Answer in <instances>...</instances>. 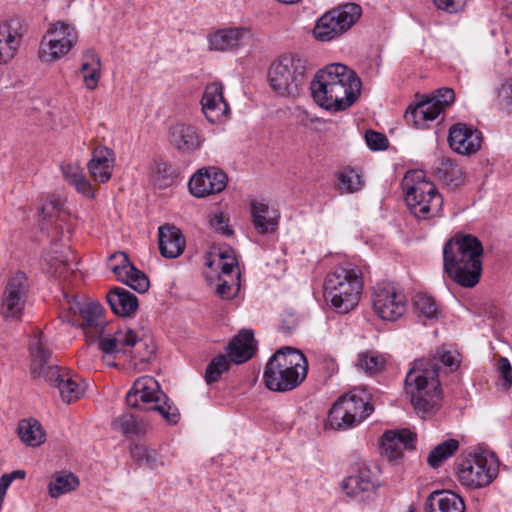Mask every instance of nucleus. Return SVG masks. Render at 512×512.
I'll return each mask as SVG.
<instances>
[{"instance_id": "nucleus-1", "label": "nucleus", "mask_w": 512, "mask_h": 512, "mask_svg": "<svg viewBox=\"0 0 512 512\" xmlns=\"http://www.w3.org/2000/svg\"><path fill=\"white\" fill-rule=\"evenodd\" d=\"M439 361L451 371L459 367L458 354L449 350H439L431 359H418L412 364L405 378L406 392L416 413L421 417L435 413L442 401L438 365Z\"/></svg>"}, {"instance_id": "nucleus-2", "label": "nucleus", "mask_w": 512, "mask_h": 512, "mask_svg": "<svg viewBox=\"0 0 512 512\" xmlns=\"http://www.w3.org/2000/svg\"><path fill=\"white\" fill-rule=\"evenodd\" d=\"M314 101L330 112L351 107L361 92V81L346 65L334 63L319 70L310 83Z\"/></svg>"}, {"instance_id": "nucleus-3", "label": "nucleus", "mask_w": 512, "mask_h": 512, "mask_svg": "<svg viewBox=\"0 0 512 512\" xmlns=\"http://www.w3.org/2000/svg\"><path fill=\"white\" fill-rule=\"evenodd\" d=\"M483 247L472 235L455 236L443 247V271L464 288L476 286L482 273Z\"/></svg>"}, {"instance_id": "nucleus-4", "label": "nucleus", "mask_w": 512, "mask_h": 512, "mask_svg": "<svg viewBox=\"0 0 512 512\" xmlns=\"http://www.w3.org/2000/svg\"><path fill=\"white\" fill-rule=\"evenodd\" d=\"M308 362L299 350L284 347L277 350L267 362L263 379L271 391L286 392L295 389L306 378Z\"/></svg>"}, {"instance_id": "nucleus-5", "label": "nucleus", "mask_w": 512, "mask_h": 512, "mask_svg": "<svg viewBox=\"0 0 512 512\" xmlns=\"http://www.w3.org/2000/svg\"><path fill=\"white\" fill-rule=\"evenodd\" d=\"M324 298L338 314H347L360 301L363 290L361 270L348 264L339 266L329 273L324 281Z\"/></svg>"}, {"instance_id": "nucleus-6", "label": "nucleus", "mask_w": 512, "mask_h": 512, "mask_svg": "<svg viewBox=\"0 0 512 512\" xmlns=\"http://www.w3.org/2000/svg\"><path fill=\"white\" fill-rule=\"evenodd\" d=\"M131 408L157 411L167 423L175 425L180 419L178 408L170 403L159 383L151 376L138 378L126 395Z\"/></svg>"}, {"instance_id": "nucleus-7", "label": "nucleus", "mask_w": 512, "mask_h": 512, "mask_svg": "<svg viewBox=\"0 0 512 512\" xmlns=\"http://www.w3.org/2000/svg\"><path fill=\"white\" fill-rule=\"evenodd\" d=\"M268 81L278 95L297 96L306 81V61L297 54L281 56L271 64Z\"/></svg>"}, {"instance_id": "nucleus-8", "label": "nucleus", "mask_w": 512, "mask_h": 512, "mask_svg": "<svg viewBox=\"0 0 512 512\" xmlns=\"http://www.w3.org/2000/svg\"><path fill=\"white\" fill-rule=\"evenodd\" d=\"M371 395L365 388H354L339 398L329 411L328 422L334 429H348L366 419L373 411Z\"/></svg>"}, {"instance_id": "nucleus-9", "label": "nucleus", "mask_w": 512, "mask_h": 512, "mask_svg": "<svg viewBox=\"0 0 512 512\" xmlns=\"http://www.w3.org/2000/svg\"><path fill=\"white\" fill-rule=\"evenodd\" d=\"M455 465L459 482L471 489L490 485L498 475V460L492 453L481 452L461 456Z\"/></svg>"}, {"instance_id": "nucleus-10", "label": "nucleus", "mask_w": 512, "mask_h": 512, "mask_svg": "<svg viewBox=\"0 0 512 512\" xmlns=\"http://www.w3.org/2000/svg\"><path fill=\"white\" fill-rule=\"evenodd\" d=\"M405 201L418 219L426 220L441 215L443 198L431 182L421 180L411 186L406 182Z\"/></svg>"}, {"instance_id": "nucleus-11", "label": "nucleus", "mask_w": 512, "mask_h": 512, "mask_svg": "<svg viewBox=\"0 0 512 512\" xmlns=\"http://www.w3.org/2000/svg\"><path fill=\"white\" fill-rule=\"evenodd\" d=\"M358 4L347 3L325 13L316 23L314 36L320 41H330L346 32L360 18Z\"/></svg>"}, {"instance_id": "nucleus-12", "label": "nucleus", "mask_w": 512, "mask_h": 512, "mask_svg": "<svg viewBox=\"0 0 512 512\" xmlns=\"http://www.w3.org/2000/svg\"><path fill=\"white\" fill-rule=\"evenodd\" d=\"M78 41L76 29L67 22L58 21L52 24L39 47V58L44 62H52L66 55Z\"/></svg>"}, {"instance_id": "nucleus-13", "label": "nucleus", "mask_w": 512, "mask_h": 512, "mask_svg": "<svg viewBox=\"0 0 512 512\" xmlns=\"http://www.w3.org/2000/svg\"><path fill=\"white\" fill-rule=\"evenodd\" d=\"M455 100L454 90L448 87L437 89L431 96L425 97L414 107H409L405 119L415 127H421L426 122L435 120Z\"/></svg>"}, {"instance_id": "nucleus-14", "label": "nucleus", "mask_w": 512, "mask_h": 512, "mask_svg": "<svg viewBox=\"0 0 512 512\" xmlns=\"http://www.w3.org/2000/svg\"><path fill=\"white\" fill-rule=\"evenodd\" d=\"M372 304L375 313L385 321H396L407 309V299L391 283H379L374 287Z\"/></svg>"}, {"instance_id": "nucleus-15", "label": "nucleus", "mask_w": 512, "mask_h": 512, "mask_svg": "<svg viewBox=\"0 0 512 512\" xmlns=\"http://www.w3.org/2000/svg\"><path fill=\"white\" fill-rule=\"evenodd\" d=\"M28 28L27 20L18 15L0 21V64H7L15 57Z\"/></svg>"}, {"instance_id": "nucleus-16", "label": "nucleus", "mask_w": 512, "mask_h": 512, "mask_svg": "<svg viewBox=\"0 0 512 512\" xmlns=\"http://www.w3.org/2000/svg\"><path fill=\"white\" fill-rule=\"evenodd\" d=\"M28 284L26 275L17 272L9 278L1 299V315L6 320H20L26 302Z\"/></svg>"}, {"instance_id": "nucleus-17", "label": "nucleus", "mask_w": 512, "mask_h": 512, "mask_svg": "<svg viewBox=\"0 0 512 512\" xmlns=\"http://www.w3.org/2000/svg\"><path fill=\"white\" fill-rule=\"evenodd\" d=\"M69 310L74 314L79 313L82 322L78 326L83 330L88 341L95 342L103 335L107 321L103 315L104 309L98 302L81 304L73 301Z\"/></svg>"}, {"instance_id": "nucleus-18", "label": "nucleus", "mask_w": 512, "mask_h": 512, "mask_svg": "<svg viewBox=\"0 0 512 512\" xmlns=\"http://www.w3.org/2000/svg\"><path fill=\"white\" fill-rule=\"evenodd\" d=\"M227 184L226 174L215 168H203L189 180V190L195 197H206L224 190Z\"/></svg>"}, {"instance_id": "nucleus-19", "label": "nucleus", "mask_w": 512, "mask_h": 512, "mask_svg": "<svg viewBox=\"0 0 512 512\" xmlns=\"http://www.w3.org/2000/svg\"><path fill=\"white\" fill-rule=\"evenodd\" d=\"M169 142L181 154L191 155L200 150L204 138L191 124L177 123L169 129Z\"/></svg>"}, {"instance_id": "nucleus-20", "label": "nucleus", "mask_w": 512, "mask_h": 512, "mask_svg": "<svg viewBox=\"0 0 512 512\" xmlns=\"http://www.w3.org/2000/svg\"><path fill=\"white\" fill-rule=\"evenodd\" d=\"M250 39V32L245 28H224L207 35L211 51L231 52L244 46Z\"/></svg>"}, {"instance_id": "nucleus-21", "label": "nucleus", "mask_w": 512, "mask_h": 512, "mask_svg": "<svg viewBox=\"0 0 512 512\" xmlns=\"http://www.w3.org/2000/svg\"><path fill=\"white\" fill-rule=\"evenodd\" d=\"M448 141L455 152L471 155L480 149L482 135L481 132L466 124L457 123L450 128Z\"/></svg>"}, {"instance_id": "nucleus-22", "label": "nucleus", "mask_w": 512, "mask_h": 512, "mask_svg": "<svg viewBox=\"0 0 512 512\" xmlns=\"http://www.w3.org/2000/svg\"><path fill=\"white\" fill-rule=\"evenodd\" d=\"M202 111L211 123L221 122L229 113V105L223 97L220 83L208 84L201 99Z\"/></svg>"}, {"instance_id": "nucleus-23", "label": "nucleus", "mask_w": 512, "mask_h": 512, "mask_svg": "<svg viewBox=\"0 0 512 512\" xmlns=\"http://www.w3.org/2000/svg\"><path fill=\"white\" fill-rule=\"evenodd\" d=\"M415 440L416 434L409 429L386 431L382 436V454L389 461L399 459L404 450L414 448Z\"/></svg>"}, {"instance_id": "nucleus-24", "label": "nucleus", "mask_w": 512, "mask_h": 512, "mask_svg": "<svg viewBox=\"0 0 512 512\" xmlns=\"http://www.w3.org/2000/svg\"><path fill=\"white\" fill-rule=\"evenodd\" d=\"M114 165V152L105 146H99L93 150L87 168L92 179L102 184L111 179Z\"/></svg>"}, {"instance_id": "nucleus-25", "label": "nucleus", "mask_w": 512, "mask_h": 512, "mask_svg": "<svg viewBox=\"0 0 512 512\" xmlns=\"http://www.w3.org/2000/svg\"><path fill=\"white\" fill-rule=\"evenodd\" d=\"M29 352L31 357L30 373L33 379H40L43 373V367L47 365L52 356L48 341L43 332L34 329L29 343Z\"/></svg>"}, {"instance_id": "nucleus-26", "label": "nucleus", "mask_w": 512, "mask_h": 512, "mask_svg": "<svg viewBox=\"0 0 512 512\" xmlns=\"http://www.w3.org/2000/svg\"><path fill=\"white\" fill-rule=\"evenodd\" d=\"M377 486V477L367 467L358 469L355 474L346 477L342 482V488L348 496L360 499H363L362 494L374 492Z\"/></svg>"}, {"instance_id": "nucleus-27", "label": "nucleus", "mask_w": 512, "mask_h": 512, "mask_svg": "<svg viewBox=\"0 0 512 512\" xmlns=\"http://www.w3.org/2000/svg\"><path fill=\"white\" fill-rule=\"evenodd\" d=\"M252 224L261 234L274 233L278 228L279 212L263 201L253 200L250 203Z\"/></svg>"}, {"instance_id": "nucleus-28", "label": "nucleus", "mask_w": 512, "mask_h": 512, "mask_svg": "<svg viewBox=\"0 0 512 512\" xmlns=\"http://www.w3.org/2000/svg\"><path fill=\"white\" fill-rule=\"evenodd\" d=\"M256 342L252 330H241L228 345V358L241 364L251 359L256 352Z\"/></svg>"}, {"instance_id": "nucleus-29", "label": "nucleus", "mask_w": 512, "mask_h": 512, "mask_svg": "<svg viewBox=\"0 0 512 512\" xmlns=\"http://www.w3.org/2000/svg\"><path fill=\"white\" fill-rule=\"evenodd\" d=\"M426 512H465V503L458 494L448 491H434L426 499Z\"/></svg>"}, {"instance_id": "nucleus-30", "label": "nucleus", "mask_w": 512, "mask_h": 512, "mask_svg": "<svg viewBox=\"0 0 512 512\" xmlns=\"http://www.w3.org/2000/svg\"><path fill=\"white\" fill-rule=\"evenodd\" d=\"M158 234L159 250L163 257L172 259L182 254L185 248V239L177 227L160 226Z\"/></svg>"}, {"instance_id": "nucleus-31", "label": "nucleus", "mask_w": 512, "mask_h": 512, "mask_svg": "<svg viewBox=\"0 0 512 512\" xmlns=\"http://www.w3.org/2000/svg\"><path fill=\"white\" fill-rule=\"evenodd\" d=\"M107 302L111 310L119 316H131L138 309V299L130 291L115 287L107 293Z\"/></svg>"}, {"instance_id": "nucleus-32", "label": "nucleus", "mask_w": 512, "mask_h": 512, "mask_svg": "<svg viewBox=\"0 0 512 512\" xmlns=\"http://www.w3.org/2000/svg\"><path fill=\"white\" fill-rule=\"evenodd\" d=\"M64 179L81 195L93 198L94 191L90 181L86 178L82 168L76 163H67L61 166Z\"/></svg>"}, {"instance_id": "nucleus-33", "label": "nucleus", "mask_w": 512, "mask_h": 512, "mask_svg": "<svg viewBox=\"0 0 512 512\" xmlns=\"http://www.w3.org/2000/svg\"><path fill=\"white\" fill-rule=\"evenodd\" d=\"M81 73L85 87L88 90H95L101 78V61L93 51H86L82 57Z\"/></svg>"}, {"instance_id": "nucleus-34", "label": "nucleus", "mask_w": 512, "mask_h": 512, "mask_svg": "<svg viewBox=\"0 0 512 512\" xmlns=\"http://www.w3.org/2000/svg\"><path fill=\"white\" fill-rule=\"evenodd\" d=\"M112 428L125 436L140 435L146 432V422L137 414L130 411L124 412L116 417L112 423Z\"/></svg>"}, {"instance_id": "nucleus-35", "label": "nucleus", "mask_w": 512, "mask_h": 512, "mask_svg": "<svg viewBox=\"0 0 512 512\" xmlns=\"http://www.w3.org/2000/svg\"><path fill=\"white\" fill-rule=\"evenodd\" d=\"M138 341L136 333L128 329L125 332L119 331L113 337L103 338L99 342V349L107 355L117 354L124 347H133Z\"/></svg>"}, {"instance_id": "nucleus-36", "label": "nucleus", "mask_w": 512, "mask_h": 512, "mask_svg": "<svg viewBox=\"0 0 512 512\" xmlns=\"http://www.w3.org/2000/svg\"><path fill=\"white\" fill-rule=\"evenodd\" d=\"M18 435L28 446L36 447L45 441V432L41 424L35 419L20 421Z\"/></svg>"}, {"instance_id": "nucleus-37", "label": "nucleus", "mask_w": 512, "mask_h": 512, "mask_svg": "<svg viewBox=\"0 0 512 512\" xmlns=\"http://www.w3.org/2000/svg\"><path fill=\"white\" fill-rule=\"evenodd\" d=\"M435 177L450 187H457L463 182V172L459 165L450 159H442L434 171Z\"/></svg>"}, {"instance_id": "nucleus-38", "label": "nucleus", "mask_w": 512, "mask_h": 512, "mask_svg": "<svg viewBox=\"0 0 512 512\" xmlns=\"http://www.w3.org/2000/svg\"><path fill=\"white\" fill-rule=\"evenodd\" d=\"M78 485V478L74 474L62 471L53 475L48 490L52 498H57L75 490Z\"/></svg>"}, {"instance_id": "nucleus-39", "label": "nucleus", "mask_w": 512, "mask_h": 512, "mask_svg": "<svg viewBox=\"0 0 512 512\" xmlns=\"http://www.w3.org/2000/svg\"><path fill=\"white\" fill-rule=\"evenodd\" d=\"M364 185L362 175L354 168L346 167L338 173L337 188L341 192L354 193Z\"/></svg>"}, {"instance_id": "nucleus-40", "label": "nucleus", "mask_w": 512, "mask_h": 512, "mask_svg": "<svg viewBox=\"0 0 512 512\" xmlns=\"http://www.w3.org/2000/svg\"><path fill=\"white\" fill-rule=\"evenodd\" d=\"M458 448L459 442L457 440L448 439L434 447L427 458V462L431 467L437 468L451 457Z\"/></svg>"}, {"instance_id": "nucleus-41", "label": "nucleus", "mask_w": 512, "mask_h": 512, "mask_svg": "<svg viewBox=\"0 0 512 512\" xmlns=\"http://www.w3.org/2000/svg\"><path fill=\"white\" fill-rule=\"evenodd\" d=\"M69 249L65 248L64 251H58V245L52 252H48L44 256V261L48 265V271L52 274L61 276L66 272L69 267L70 259L68 256Z\"/></svg>"}, {"instance_id": "nucleus-42", "label": "nucleus", "mask_w": 512, "mask_h": 512, "mask_svg": "<svg viewBox=\"0 0 512 512\" xmlns=\"http://www.w3.org/2000/svg\"><path fill=\"white\" fill-rule=\"evenodd\" d=\"M357 366L369 375L380 373L385 368V359L383 356L365 351L358 354Z\"/></svg>"}, {"instance_id": "nucleus-43", "label": "nucleus", "mask_w": 512, "mask_h": 512, "mask_svg": "<svg viewBox=\"0 0 512 512\" xmlns=\"http://www.w3.org/2000/svg\"><path fill=\"white\" fill-rule=\"evenodd\" d=\"M60 396L67 403L80 399L85 392V385L70 376H66L57 386Z\"/></svg>"}, {"instance_id": "nucleus-44", "label": "nucleus", "mask_w": 512, "mask_h": 512, "mask_svg": "<svg viewBox=\"0 0 512 512\" xmlns=\"http://www.w3.org/2000/svg\"><path fill=\"white\" fill-rule=\"evenodd\" d=\"M415 310L427 319H437L438 306L435 300L426 294H417L414 299Z\"/></svg>"}, {"instance_id": "nucleus-45", "label": "nucleus", "mask_w": 512, "mask_h": 512, "mask_svg": "<svg viewBox=\"0 0 512 512\" xmlns=\"http://www.w3.org/2000/svg\"><path fill=\"white\" fill-rule=\"evenodd\" d=\"M229 358L226 355H218L207 366L205 371V380L207 384L216 382L221 374L229 369Z\"/></svg>"}, {"instance_id": "nucleus-46", "label": "nucleus", "mask_w": 512, "mask_h": 512, "mask_svg": "<svg viewBox=\"0 0 512 512\" xmlns=\"http://www.w3.org/2000/svg\"><path fill=\"white\" fill-rule=\"evenodd\" d=\"M121 282L125 283L139 293L146 292L150 286L148 277L135 266L128 267L127 277L122 279Z\"/></svg>"}, {"instance_id": "nucleus-47", "label": "nucleus", "mask_w": 512, "mask_h": 512, "mask_svg": "<svg viewBox=\"0 0 512 512\" xmlns=\"http://www.w3.org/2000/svg\"><path fill=\"white\" fill-rule=\"evenodd\" d=\"M108 266L116 275L117 279L121 281L127 277L128 267H133L134 265L129 261L126 253L117 252L109 257Z\"/></svg>"}, {"instance_id": "nucleus-48", "label": "nucleus", "mask_w": 512, "mask_h": 512, "mask_svg": "<svg viewBox=\"0 0 512 512\" xmlns=\"http://www.w3.org/2000/svg\"><path fill=\"white\" fill-rule=\"evenodd\" d=\"M219 258L221 260V275L224 277H230L231 280L238 281L240 273L237 272L235 277L232 275L234 268L237 266V260L232 249H224L220 251Z\"/></svg>"}, {"instance_id": "nucleus-49", "label": "nucleus", "mask_w": 512, "mask_h": 512, "mask_svg": "<svg viewBox=\"0 0 512 512\" xmlns=\"http://www.w3.org/2000/svg\"><path fill=\"white\" fill-rule=\"evenodd\" d=\"M218 281L216 293L222 299H231L238 293L240 287L238 281L231 280V282H229L222 276L218 277Z\"/></svg>"}, {"instance_id": "nucleus-50", "label": "nucleus", "mask_w": 512, "mask_h": 512, "mask_svg": "<svg viewBox=\"0 0 512 512\" xmlns=\"http://www.w3.org/2000/svg\"><path fill=\"white\" fill-rule=\"evenodd\" d=\"M497 368L500 374V386L504 389H509L512 386V366L510 361L506 357H500Z\"/></svg>"}, {"instance_id": "nucleus-51", "label": "nucleus", "mask_w": 512, "mask_h": 512, "mask_svg": "<svg viewBox=\"0 0 512 512\" xmlns=\"http://www.w3.org/2000/svg\"><path fill=\"white\" fill-rule=\"evenodd\" d=\"M499 104L512 113V77L506 79L498 90Z\"/></svg>"}, {"instance_id": "nucleus-52", "label": "nucleus", "mask_w": 512, "mask_h": 512, "mask_svg": "<svg viewBox=\"0 0 512 512\" xmlns=\"http://www.w3.org/2000/svg\"><path fill=\"white\" fill-rule=\"evenodd\" d=\"M365 140L367 146L372 150H384L388 146L387 137L384 134L373 130L366 132Z\"/></svg>"}, {"instance_id": "nucleus-53", "label": "nucleus", "mask_w": 512, "mask_h": 512, "mask_svg": "<svg viewBox=\"0 0 512 512\" xmlns=\"http://www.w3.org/2000/svg\"><path fill=\"white\" fill-rule=\"evenodd\" d=\"M211 227L225 236L232 235V230L229 228L228 219L223 213H216L210 218Z\"/></svg>"}, {"instance_id": "nucleus-54", "label": "nucleus", "mask_w": 512, "mask_h": 512, "mask_svg": "<svg viewBox=\"0 0 512 512\" xmlns=\"http://www.w3.org/2000/svg\"><path fill=\"white\" fill-rule=\"evenodd\" d=\"M66 377V375L60 374L58 367L56 365H51L48 363L43 367V373L41 374L40 378L45 379L48 381L51 385L57 387L59 385V382L63 380Z\"/></svg>"}, {"instance_id": "nucleus-55", "label": "nucleus", "mask_w": 512, "mask_h": 512, "mask_svg": "<svg viewBox=\"0 0 512 512\" xmlns=\"http://www.w3.org/2000/svg\"><path fill=\"white\" fill-rule=\"evenodd\" d=\"M435 5L448 13H456L465 5V0H433Z\"/></svg>"}, {"instance_id": "nucleus-56", "label": "nucleus", "mask_w": 512, "mask_h": 512, "mask_svg": "<svg viewBox=\"0 0 512 512\" xmlns=\"http://www.w3.org/2000/svg\"><path fill=\"white\" fill-rule=\"evenodd\" d=\"M297 325L298 321L296 316L294 314L289 313L283 316L281 323L278 326V330L284 335H288L297 328Z\"/></svg>"}, {"instance_id": "nucleus-57", "label": "nucleus", "mask_w": 512, "mask_h": 512, "mask_svg": "<svg viewBox=\"0 0 512 512\" xmlns=\"http://www.w3.org/2000/svg\"><path fill=\"white\" fill-rule=\"evenodd\" d=\"M59 214L58 203L54 200L47 201L40 209V215L44 220H52L54 217H58Z\"/></svg>"}, {"instance_id": "nucleus-58", "label": "nucleus", "mask_w": 512, "mask_h": 512, "mask_svg": "<svg viewBox=\"0 0 512 512\" xmlns=\"http://www.w3.org/2000/svg\"><path fill=\"white\" fill-rule=\"evenodd\" d=\"M150 449L141 444H133L130 447L131 457L139 464H143L146 454Z\"/></svg>"}, {"instance_id": "nucleus-59", "label": "nucleus", "mask_w": 512, "mask_h": 512, "mask_svg": "<svg viewBox=\"0 0 512 512\" xmlns=\"http://www.w3.org/2000/svg\"><path fill=\"white\" fill-rule=\"evenodd\" d=\"M143 466H147L150 469H157L160 466H163V462L160 459L158 453L154 449H150L146 454L145 460L143 461Z\"/></svg>"}, {"instance_id": "nucleus-60", "label": "nucleus", "mask_w": 512, "mask_h": 512, "mask_svg": "<svg viewBox=\"0 0 512 512\" xmlns=\"http://www.w3.org/2000/svg\"><path fill=\"white\" fill-rule=\"evenodd\" d=\"M12 481V477L9 474H3L0 478L1 489H8Z\"/></svg>"}, {"instance_id": "nucleus-61", "label": "nucleus", "mask_w": 512, "mask_h": 512, "mask_svg": "<svg viewBox=\"0 0 512 512\" xmlns=\"http://www.w3.org/2000/svg\"><path fill=\"white\" fill-rule=\"evenodd\" d=\"M11 477H12V480L14 479H23L25 478V471L24 470H15L11 473H8Z\"/></svg>"}, {"instance_id": "nucleus-62", "label": "nucleus", "mask_w": 512, "mask_h": 512, "mask_svg": "<svg viewBox=\"0 0 512 512\" xmlns=\"http://www.w3.org/2000/svg\"><path fill=\"white\" fill-rule=\"evenodd\" d=\"M107 363H108V365L115 366V363H113L112 361H109Z\"/></svg>"}, {"instance_id": "nucleus-63", "label": "nucleus", "mask_w": 512, "mask_h": 512, "mask_svg": "<svg viewBox=\"0 0 512 512\" xmlns=\"http://www.w3.org/2000/svg\"><path fill=\"white\" fill-rule=\"evenodd\" d=\"M107 363H108V365L115 366V363H113L112 361H109Z\"/></svg>"}, {"instance_id": "nucleus-64", "label": "nucleus", "mask_w": 512, "mask_h": 512, "mask_svg": "<svg viewBox=\"0 0 512 512\" xmlns=\"http://www.w3.org/2000/svg\"><path fill=\"white\" fill-rule=\"evenodd\" d=\"M408 512H415V510L413 507H410Z\"/></svg>"}]
</instances>
